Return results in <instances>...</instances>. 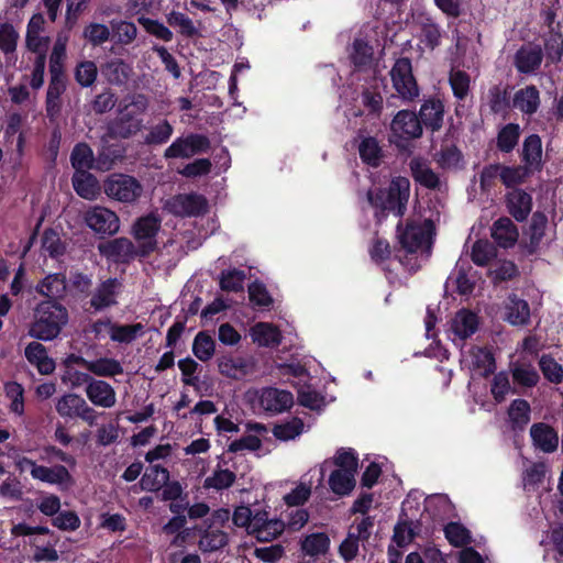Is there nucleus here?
Segmentation results:
<instances>
[{"label": "nucleus", "instance_id": "f257e3e1", "mask_svg": "<svg viewBox=\"0 0 563 563\" xmlns=\"http://www.w3.org/2000/svg\"><path fill=\"white\" fill-rule=\"evenodd\" d=\"M68 321L67 309L53 301L41 302L35 310V321L30 329L32 338L49 341L55 339Z\"/></svg>", "mask_w": 563, "mask_h": 563}, {"label": "nucleus", "instance_id": "f03ea898", "mask_svg": "<svg viewBox=\"0 0 563 563\" xmlns=\"http://www.w3.org/2000/svg\"><path fill=\"white\" fill-rule=\"evenodd\" d=\"M148 100L146 96L139 93L131 98V101L120 108L118 118L110 124L111 135L121 139H129L143 129L141 115L146 111Z\"/></svg>", "mask_w": 563, "mask_h": 563}, {"label": "nucleus", "instance_id": "7ed1b4c3", "mask_svg": "<svg viewBox=\"0 0 563 563\" xmlns=\"http://www.w3.org/2000/svg\"><path fill=\"white\" fill-rule=\"evenodd\" d=\"M410 183L406 177H396L391 180L387 191L368 190L367 200L369 205L382 212L391 211L396 216L401 217L406 210L409 199Z\"/></svg>", "mask_w": 563, "mask_h": 563}, {"label": "nucleus", "instance_id": "20e7f679", "mask_svg": "<svg viewBox=\"0 0 563 563\" xmlns=\"http://www.w3.org/2000/svg\"><path fill=\"white\" fill-rule=\"evenodd\" d=\"M397 231L399 243L408 253L426 251L429 254L434 231L433 222L430 219L410 220L404 229L398 225Z\"/></svg>", "mask_w": 563, "mask_h": 563}, {"label": "nucleus", "instance_id": "39448f33", "mask_svg": "<svg viewBox=\"0 0 563 563\" xmlns=\"http://www.w3.org/2000/svg\"><path fill=\"white\" fill-rule=\"evenodd\" d=\"M104 192L111 199L123 203H132L142 196L143 186L132 176L114 174L106 181Z\"/></svg>", "mask_w": 563, "mask_h": 563}, {"label": "nucleus", "instance_id": "423d86ee", "mask_svg": "<svg viewBox=\"0 0 563 563\" xmlns=\"http://www.w3.org/2000/svg\"><path fill=\"white\" fill-rule=\"evenodd\" d=\"M390 77L397 95L405 101H412L419 96V87L412 75L411 63L408 58L396 60Z\"/></svg>", "mask_w": 563, "mask_h": 563}, {"label": "nucleus", "instance_id": "0eeeda50", "mask_svg": "<svg viewBox=\"0 0 563 563\" xmlns=\"http://www.w3.org/2000/svg\"><path fill=\"white\" fill-rule=\"evenodd\" d=\"M164 209L176 217H199L208 211V201L198 194H179L168 198Z\"/></svg>", "mask_w": 563, "mask_h": 563}, {"label": "nucleus", "instance_id": "6e6552de", "mask_svg": "<svg viewBox=\"0 0 563 563\" xmlns=\"http://www.w3.org/2000/svg\"><path fill=\"white\" fill-rule=\"evenodd\" d=\"M56 411L63 418H80L89 426H93L97 420L96 410L77 394H66L58 398Z\"/></svg>", "mask_w": 563, "mask_h": 563}, {"label": "nucleus", "instance_id": "1a4fd4ad", "mask_svg": "<svg viewBox=\"0 0 563 563\" xmlns=\"http://www.w3.org/2000/svg\"><path fill=\"white\" fill-rule=\"evenodd\" d=\"M210 148V141L202 134H189L176 139L164 152L165 158H190L197 154L206 153Z\"/></svg>", "mask_w": 563, "mask_h": 563}, {"label": "nucleus", "instance_id": "9d476101", "mask_svg": "<svg viewBox=\"0 0 563 563\" xmlns=\"http://www.w3.org/2000/svg\"><path fill=\"white\" fill-rule=\"evenodd\" d=\"M86 224L97 234L113 235L120 230L117 213L106 207L95 206L85 213Z\"/></svg>", "mask_w": 563, "mask_h": 563}, {"label": "nucleus", "instance_id": "9b49d317", "mask_svg": "<svg viewBox=\"0 0 563 563\" xmlns=\"http://www.w3.org/2000/svg\"><path fill=\"white\" fill-rule=\"evenodd\" d=\"M161 228L159 217L151 213L140 218L133 225V235L139 242L140 255L145 256L156 247V234Z\"/></svg>", "mask_w": 563, "mask_h": 563}, {"label": "nucleus", "instance_id": "f8f14e48", "mask_svg": "<svg viewBox=\"0 0 563 563\" xmlns=\"http://www.w3.org/2000/svg\"><path fill=\"white\" fill-rule=\"evenodd\" d=\"M391 135L395 139L409 141L420 137L422 126L417 114L409 110H400L390 123Z\"/></svg>", "mask_w": 563, "mask_h": 563}, {"label": "nucleus", "instance_id": "ddd939ff", "mask_svg": "<svg viewBox=\"0 0 563 563\" xmlns=\"http://www.w3.org/2000/svg\"><path fill=\"white\" fill-rule=\"evenodd\" d=\"M543 60V51L540 45L528 43L522 45L514 55V66L522 75H534Z\"/></svg>", "mask_w": 563, "mask_h": 563}, {"label": "nucleus", "instance_id": "4468645a", "mask_svg": "<svg viewBox=\"0 0 563 563\" xmlns=\"http://www.w3.org/2000/svg\"><path fill=\"white\" fill-rule=\"evenodd\" d=\"M218 371L221 375L231 379H243L255 371L252 358L234 356L232 354L221 355L217 358Z\"/></svg>", "mask_w": 563, "mask_h": 563}, {"label": "nucleus", "instance_id": "2eb2a0df", "mask_svg": "<svg viewBox=\"0 0 563 563\" xmlns=\"http://www.w3.org/2000/svg\"><path fill=\"white\" fill-rule=\"evenodd\" d=\"M478 323V317L474 312L462 309L450 321L449 335L454 343L463 342L477 331Z\"/></svg>", "mask_w": 563, "mask_h": 563}, {"label": "nucleus", "instance_id": "dca6fc26", "mask_svg": "<svg viewBox=\"0 0 563 563\" xmlns=\"http://www.w3.org/2000/svg\"><path fill=\"white\" fill-rule=\"evenodd\" d=\"M258 402L265 411L280 413L292 406L294 397L290 391L267 387L260 391Z\"/></svg>", "mask_w": 563, "mask_h": 563}, {"label": "nucleus", "instance_id": "f3484780", "mask_svg": "<svg viewBox=\"0 0 563 563\" xmlns=\"http://www.w3.org/2000/svg\"><path fill=\"white\" fill-rule=\"evenodd\" d=\"M286 525L279 519H269L267 512L260 511L254 515L251 536L258 541L269 542L285 530Z\"/></svg>", "mask_w": 563, "mask_h": 563}, {"label": "nucleus", "instance_id": "a211bd4d", "mask_svg": "<svg viewBox=\"0 0 563 563\" xmlns=\"http://www.w3.org/2000/svg\"><path fill=\"white\" fill-rule=\"evenodd\" d=\"M120 283L117 278H109L97 286L90 298V306L95 311H101L117 305V294Z\"/></svg>", "mask_w": 563, "mask_h": 563}, {"label": "nucleus", "instance_id": "6ab92c4d", "mask_svg": "<svg viewBox=\"0 0 563 563\" xmlns=\"http://www.w3.org/2000/svg\"><path fill=\"white\" fill-rule=\"evenodd\" d=\"M102 255L115 262H128L140 254L133 243L126 238H119L99 245Z\"/></svg>", "mask_w": 563, "mask_h": 563}, {"label": "nucleus", "instance_id": "aec40b11", "mask_svg": "<svg viewBox=\"0 0 563 563\" xmlns=\"http://www.w3.org/2000/svg\"><path fill=\"white\" fill-rule=\"evenodd\" d=\"M86 396L97 407L112 408L117 402L114 388L107 382L93 379L86 387Z\"/></svg>", "mask_w": 563, "mask_h": 563}, {"label": "nucleus", "instance_id": "412c9836", "mask_svg": "<svg viewBox=\"0 0 563 563\" xmlns=\"http://www.w3.org/2000/svg\"><path fill=\"white\" fill-rule=\"evenodd\" d=\"M533 445L544 453H552L559 446V434L551 426L544 422L533 423L530 428Z\"/></svg>", "mask_w": 563, "mask_h": 563}, {"label": "nucleus", "instance_id": "4be33fe9", "mask_svg": "<svg viewBox=\"0 0 563 563\" xmlns=\"http://www.w3.org/2000/svg\"><path fill=\"white\" fill-rule=\"evenodd\" d=\"M461 363L468 369H478L483 374L494 371L495 363L489 350L479 346H473L462 354Z\"/></svg>", "mask_w": 563, "mask_h": 563}, {"label": "nucleus", "instance_id": "5701e85b", "mask_svg": "<svg viewBox=\"0 0 563 563\" xmlns=\"http://www.w3.org/2000/svg\"><path fill=\"white\" fill-rule=\"evenodd\" d=\"M541 98L539 89L529 85L517 90L512 98V106L523 115L531 117L536 114L540 108Z\"/></svg>", "mask_w": 563, "mask_h": 563}, {"label": "nucleus", "instance_id": "b1692460", "mask_svg": "<svg viewBox=\"0 0 563 563\" xmlns=\"http://www.w3.org/2000/svg\"><path fill=\"white\" fill-rule=\"evenodd\" d=\"M521 159L531 173L542 168V141L538 134L528 135L522 143Z\"/></svg>", "mask_w": 563, "mask_h": 563}, {"label": "nucleus", "instance_id": "393cba45", "mask_svg": "<svg viewBox=\"0 0 563 563\" xmlns=\"http://www.w3.org/2000/svg\"><path fill=\"white\" fill-rule=\"evenodd\" d=\"M506 202L508 212L519 222L525 221L532 209V197L521 189L509 191Z\"/></svg>", "mask_w": 563, "mask_h": 563}, {"label": "nucleus", "instance_id": "a878e982", "mask_svg": "<svg viewBox=\"0 0 563 563\" xmlns=\"http://www.w3.org/2000/svg\"><path fill=\"white\" fill-rule=\"evenodd\" d=\"M505 320L512 325H526L530 320V307L523 299L516 295L508 297L505 305Z\"/></svg>", "mask_w": 563, "mask_h": 563}, {"label": "nucleus", "instance_id": "bb28decb", "mask_svg": "<svg viewBox=\"0 0 563 563\" xmlns=\"http://www.w3.org/2000/svg\"><path fill=\"white\" fill-rule=\"evenodd\" d=\"M25 356L43 375H48L55 369L54 361L48 357L45 346L38 342H31L25 347Z\"/></svg>", "mask_w": 563, "mask_h": 563}, {"label": "nucleus", "instance_id": "cd10ccee", "mask_svg": "<svg viewBox=\"0 0 563 563\" xmlns=\"http://www.w3.org/2000/svg\"><path fill=\"white\" fill-rule=\"evenodd\" d=\"M444 114V106L438 99H429L420 108V122L432 131H437L442 126Z\"/></svg>", "mask_w": 563, "mask_h": 563}, {"label": "nucleus", "instance_id": "c85d7f7f", "mask_svg": "<svg viewBox=\"0 0 563 563\" xmlns=\"http://www.w3.org/2000/svg\"><path fill=\"white\" fill-rule=\"evenodd\" d=\"M518 235V230L509 218H499L493 224L492 236L501 247L512 246Z\"/></svg>", "mask_w": 563, "mask_h": 563}, {"label": "nucleus", "instance_id": "c756f323", "mask_svg": "<svg viewBox=\"0 0 563 563\" xmlns=\"http://www.w3.org/2000/svg\"><path fill=\"white\" fill-rule=\"evenodd\" d=\"M330 539L324 532H314L305 536L300 541V550L303 555L317 558L328 552Z\"/></svg>", "mask_w": 563, "mask_h": 563}, {"label": "nucleus", "instance_id": "7c9ffc66", "mask_svg": "<svg viewBox=\"0 0 563 563\" xmlns=\"http://www.w3.org/2000/svg\"><path fill=\"white\" fill-rule=\"evenodd\" d=\"M101 71L110 84L121 86L129 80L132 68L124 60L115 58L107 62Z\"/></svg>", "mask_w": 563, "mask_h": 563}, {"label": "nucleus", "instance_id": "2f4dec72", "mask_svg": "<svg viewBox=\"0 0 563 563\" xmlns=\"http://www.w3.org/2000/svg\"><path fill=\"white\" fill-rule=\"evenodd\" d=\"M73 186L75 191L87 200L96 199L100 190L97 178L88 172L75 173Z\"/></svg>", "mask_w": 563, "mask_h": 563}, {"label": "nucleus", "instance_id": "473e14b6", "mask_svg": "<svg viewBox=\"0 0 563 563\" xmlns=\"http://www.w3.org/2000/svg\"><path fill=\"white\" fill-rule=\"evenodd\" d=\"M82 366L97 376L113 377L123 373L121 363L114 358L101 357L92 361H81Z\"/></svg>", "mask_w": 563, "mask_h": 563}, {"label": "nucleus", "instance_id": "72a5a7b5", "mask_svg": "<svg viewBox=\"0 0 563 563\" xmlns=\"http://www.w3.org/2000/svg\"><path fill=\"white\" fill-rule=\"evenodd\" d=\"M253 342L260 346H275L280 343L282 336L278 329L269 323L260 322L251 329Z\"/></svg>", "mask_w": 563, "mask_h": 563}, {"label": "nucleus", "instance_id": "f704fd0d", "mask_svg": "<svg viewBox=\"0 0 563 563\" xmlns=\"http://www.w3.org/2000/svg\"><path fill=\"white\" fill-rule=\"evenodd\" d=\"M169 479V472L161 465H152L143 474L140 485L143 490L156 492Z\"/></svg>", "mask_w": 563, "mask_h": 563}, {"label": "nucleus", "instance_id": "c9c22d12", "mask_svg": "<svg viewBox=\"0 0 563 563\" xmlns=\"http://www.w3.org/2000/svg\"><path fill=\"white\" fill-rule=\"evenodd\" d=\"M410 169L416 181L428 188L439 186L438 175L430 168L422 158L416 157L410 161Z\"/></svg>", "mask_w": 563, "mask_h": 563}, {"label": "nucleus", "instance_id": "e433bc0d", "mask_svg": "<svg viewBox=\"0 0 563 563\" xmlns=\"http://www.w3.org/2000/svg\"><path fill=\"white\" fill-rule=\"evenodd\" d=\"M514 383L526 387H534L540 379L537 369L531 364L516 362L510 365Z\"/></svg>", "mask_w": 563, "mask_h": 563}, {"label": "nucleus", "instance_id": "4c0bfd02", "mask_svg": "<svg viewBox=\"0 0 563 563\" xmlns=\"http://www.w3.org/2000/svg\"><path fill=\"white\" fill-rule=\"evenodd\" d=\"M329 486L339 496L349 495L355 487V474L336 468L329 477Z\"/></svg>", "mask_w": 563, "mask_h": 563}, {"label": "nucleus", "instance_id": "58836bf2", "mask_svg": "<svg viewBox=\"0 0 563 563\" xmlns=\"http://www.w3.org/2000/svg\"><path fill=\"white\" fill-rule=\"evenodd\" d=\"M520 135L521 129L518 123L504 125L497 134V148L503 153H510L517 146Z\"/></svg>", "mask_w": 563, "mask_h": 563}, {"label": "nucleus", "instance_id": "ea45409f", "mask_svg": "<svg viewBox=\"0 0 563 563\" xmlns=\"http://www.w3.org/2000/svg\"><path fill=\"white\" fill-rule=\"evenodd\" d=\"M236 479V475L234 472L222 468L220 465H218L212 474L208 477H206L203 482V487L208 489H214V490H223L230 488Z\"/></svg>", "mask_w": 563, "mask_h": 563}, {"label": "nucleus", "instance_id": "a19ab883", "mask_svg": "<svg viewBox=\"0 0 563 563\" xmlns=\"http://www.w3.org/2000/svg\"><path fill=\"white\" fill-rule=\"evenodd\" d=\"M530 405L525 399H515L508 409L512 429H523L530 421Z\"/></svg>", "mask_w": 563, "mask_h": 563}, {"label": "nucleus", "instance_id": "79ce46f5", "mask_svg": "<svg viewBox=\"0 0 563 563\" xmlns=\"http://www.w3.org/2000/svg\"><path fill=\"white\" fill-rule=\"evenodd\" d=\"M216 352V342L205 331H200L196 334L192 342V353L201 362L210 361Z\"/></svg>", "mask_w": 563, "mask_h": 563}, {"label": "nucleus", "instance_id": "37998d69", "mask_svg": "<svg viewBox=\"0 0 563 563\" xmlns=\"http://www.w3.org/2000/svg\"><path fill=\"white\" fill-rule=\"evenodd\" d=\"M174 133L173 125L167 120H162L158 123L150 126L144 136V143L150 146L162 145L166 143Z\"/></svg>", "mask_w": 563, "mask_h": 563}, {"label": "nucleus", "instance_id": "c03bdc74", "mask_svg": "<svg viewBox=\"0 0 563 563\" xmlns=\"http://www.w3.org/2000/svg\"><path fill=\"white\" fill-rule=\"evenodd\" d=\"M65 290V277L60 274H51L46 276L37 286V291L48 298L60 297Z\"/></svg>", "mask_w": 563, "mask_h": 563}, {"label": "nucleus", "instance_id": "a18cd8bd", "mask_svg": "<svg viewBox=\"0 0 563 563\" xmlns=\"http://www.w3.org/2000/svg\"><path fill=\"white\" fill-rule=\"evenodd\" d=\"M373 47L368 45L363 38H355L350 58L356 68H363L368 66L373 60Z\"/></svg>", "mask_w": 563, "mask_h": 563}, {"label": "nucleus", "instance_id": "49530a36", "mask_svg": "<svg viewBox=\"0 0 563 563\" xmlns=\"http://www.w3.org/2000/svg\"><path fill=\"white\" fill-rule=\"evenodd\" d=\"M166 21L170 26L177 27L183 36L192 37L198 34L194 21L183 12L170 11L166 14Z\"/></svg>", "mask_w": 563, "mask_h": 563}, {"label": "nucleus", "instance_id": "de8ad7c7", "mask_svg": "<svg viewBox=\"0 0 563 563\" xmlns=\"http://www.w3.org/2000/svg\"><path fill=\"white\" fill-rule=\"evenodd\" d=\"M228 543L227 533L221 530H205L198 542L202 552H213L222 549Z\"/></svg>", "mask_w": 563, "mask_h": 563}, {"label": "nucleus", "instance_id": "09e8293b", "mask_svg": "<svg viewBox=\"0 0 563 563\" xmlns=\"http://www.w3.org/2000/svg\"><path fill=\"white\" fill-rule=\"evenodd\" d=\"M70 159L75 173L88 172L92 167L93 153L87 144L80 143L74 147Z\"/></svg>", "mask_w": 563, "mask_h": 563}, {"label": "nucleus", "instance_id": "8fccbe9b", "mask_svg": "<svg viewBox=\"0 0 563 563\" xmlns=\"http://www.w3.org/2000/svg\"><path fill=\"white\" fill-rule=\"evenodd\" d=\"M358 153L364 163L371 166H378L380 161V147L376 139L364 137L358 144Z\"/></svg>", "mask_w": 563, "mask_h": 563}, {"label": "nucleus", "instance_id": "3c124183", "mask_svg": "<svg viewBox=\"0 0 563 563\" xmlns=\"http://www.w3.org/2000/svg\"><path fill=\"white\" fill-rule=\"evenodd\" d=\"M305 424L301 419L292 418L280 424H276L273 429V434L283 441L294 440L296 437L303 432Z\"/></svg>", "mask_w": 563, "mask_h": 563}, {"label": "nucleus", "instance_id": "603ef678", "mask_svg": "<svg viewBox=\"0 0 563 563\" xmlns=\"http://www.w3.org/2000/svg\"><path fill=\"white\" fill-rule=\"evenodd\" d=\"M142 323L134 324H114L112 327L111 340L119 343H131L143 333Z\"/></svg>", "mask_w": 563, "mask_h": 563}, {"label": "nucleus", "instance_id": "864d4df0", "mask_svg": "<svg viewBox=\"0 0 563 563\" xmlns=\"http://www.w3.org/2000/svg\"><path fill=\"white\" fill-rule=\"evenodd\" d=\"M44 20L41 15H34L27 24L26 45L32 52H40L44 47L41 31Z\"/></svg>", "mask_w": 563, "mask_h": 563}, {"label": "nucleus", "instance_id": "5fc2aeb1", "mask_svg": "<svg viewBox=\"0 0 563 563\" xmlns=\"http://www.w3.org/2000/svg\"><path fill=\"white\" fill-rule=\"evenodd\" d=\"M45 483L57 485L60 489H69L74 486L75 481L66 466L57 464L49 467Z\"/></svg>", "mask_w": 563, "mask_h": 563}, {"label": "nucleus", "instance_id": "6e6d98bb", "mask_svg": "<svg viewBox=\"0 0 563 563\" xmlns=\"http://www.w3.org/2000/svg\"><path fill=\"white\" fill-rule=\"evenodd\" d=\"M487 104L494 113L505 112L509 107L507 89L495 85L487 92Z\"/></svg>", "mask_w": 563, "mask_h": 563}, {"label": "nucleus", "instance_id": "4d7b16f0", "mask_svg": "<svg viewBox=\"0 0 563 563\" xmlns=\"http://www.w3.org/2000/svg\"><path fill=\"white\" fill-rule=\"evenodd\" d=\"M543 376L552 384L563 382V367L551 355H542L539 361Z\"/></svg>", "mask_w": 563, "mask_h": 563}, {"label": "nucleus", "instance_id": "13d9d810", "mask_svg": "<svg viewBox=\"0 0 563 563\" xmlns=\"http://www.w3.org/2000/svg\"><path fill=\"white\" fill-rule=\"evenodd\" d=\"M449 81L455 98L463 100L468 95L471 84L468 74L453 69L450 73Z\"/></svg>", "mask_w": 563, "mask_h": 563}, {"label": "nucleus", "instance_id": "bf43d9fd", "mask_svg": "<svg viewBox=\"0 0 563 563\" xmlns=\"http://www.w3.org/2000/svg\"><path fill=\"white\" fill-rule=\"evenodd\" d=\"M98 68L91 60H85L77 65L75 79L81 87H90L97 79Z\"/></svg>", "mask_w": 563, "mask_h": 563}, {"label": "nucleus", "instance_id": "052dcab7", "mask_svg": "<svg viewBox=\"0 0 563 563\" xmlns=\"http://www.w3.org/2000/svg\"><path fill=\"white\" fill-rule=\"evenodd\" d=\"M495 247L488 241L479 240L472 249V261L478 266L487 265L495 257Z\"/></svg>", "mask_w": 563, "mask_h": 563}, {"label": "nucleus", "instance_id": "680f3d73", "mask_svg": "<svg viewBox=\"0 0 563 563\" xmlns=\"http://www.w3.org/2000/svg\"><path fill=\"white\" fill-rule=\"evenodd\" d=\"M5 396L11 400L10 410L19 416L24 412V389L22 385L15 382H9L4 386Z\"/></svg>", "mask_w": 563, "mask_h": 563}, {"label": "nucleus", "instance_id": "e2e57ef3", "mask_svg": "<svg viewBox=\"0 0 563 563\" xmlns=\"http://www.w3.org/2000/svg\"><path fill=\"white\" fill-rule=\"evenodd\" d=\"M516 393L512 390L508 374L505 372H499L493 378L490 393L494 399L497 402H501L505 400L506 396L510 393Z\"/></svg>", "mask_w": 563, "mask_h": 563}, {"label": "nucleus", "instance_id": "0e129e2a", "mask_svg": "<svg viewBox=\"0 0 563 563\" xmlns=\"http://www.w3.org/2000/svg\"><path fill=\"white\" fill-rule=\"evenodd\" d=\"M531 172L522 166H503L501 165V183L511 187L521 184Z\"/></svg>", "mask_w": 563, "mask_h": 563}, {"label": "nucleus", "instance_id": "69168bd1", "mask_svg": "<svg viewBox=\"0 0 563 563\" xmlns=\"http://www.w3.org/2000/svg\"><path fill=\"white\" fill-rule=\"evenodd\" d=\"M245 274L243 271L229 269L221 274L220 286L227 291H240L243 289Z\"/></svg>", "mask_w": 563, "mask_h": 563}, {"label": "nucleus", "instance_id": "338daca9", "mask_svg": "<svg viewBox=\"0 0 563 563\" xmlns=\"http://www.w3.org/2000/svg\"><path fill=\"white\" fill-rule=\"evenodd\" d=\"M80 523V518L71 510L59 511L52 520V525L63 531H75Z\"/></svg>", "mask_w": 563, "mask_h": 563}, {"label": "nucleus", "instance_id": "774afa93", "mask_svg": "<svg viewBox=\"0 0 563 563\" xmlns=\"http://www.w3.org/2000/svg\"><path fill=\"white\" fill-rule=\"evenodd\" d=\"M547 57L558 63L563 56V36L560 33H550L544 42Z\"/></svg>", "mask_w": 563, "mask_h": 563}]
</instances>
